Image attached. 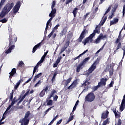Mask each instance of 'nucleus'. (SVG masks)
I'll return each mask as SVG.
<instances>
[{
  "instance_id": "obj_1",
  "label": "nucleus",
  "mask_w": 125,
  "mask_h": 125,
  "mask_svg": "<svg viewBox=\"0 0 125 125\" xmlns=\"http://www.w3.org/2000/svg\"><path fill=\"white\" fill-rule=\"evenodd\" d=\"M8 32L9 33V48L5 51L6 54L11 53L12 50L15 48V42H17V36L15 34L12 35V28L8 27Z\"/></svg>"
},
{
  "instance_id": "obj_2",
  "label": "nucleus",
  "mask_w": 125,
  "mask_h": 125,
  "mask_svg": "<svg viewBox=\"0 0 125 125\" xmlns=\"http://www.w3.org/2000/svg\"><path fill=\"white\" fill-rule=\"evenodd\" d=\"M13 6H14V3L13 2L7 3L2 8L0 13V18H3L13 8Z\"/></svg>"
},
{
  "instance_id": "obj_3",
  "label": "nucleus",
  "mask_w": 125,
  "mask_h": 125,
  "mask_svg": "<svg viewBox=\"0 0 125 125\" xmlns=\"http://www.w3.org/2000/svg\"><path fill=\"white\" fill-rule=\"evenodd\" d=\"M100 34V28L95 29L93 33L90 34L88 37L83 39L82 43L85 45L87 43H92L93 42V37L95 36L96 34Z\"/></svg>"
},
{
  "instance_id": "obj_4",
  "label": "nucleus",
  "mask_w": 125,
  "mask_h": 125,
  "mask_svg": "<svg viewBox=\"0 0 125 125\" xmlns=\"http://www.w3.org/2000/svg\"><path fill=\"white\" fill-rule=\"evenodd\" d=\"M30 116H31V112L29 111L26 112L24 118L21 119L19 121L21 125H28L29 123H30V120H31Z\"/></svg>"
},
{
  "instance_id": "obj_5",
  "label": "nucleus",
  "mask_w": 125,
  "mask_h": 125,
  "mask_svg": "<svg viewBox=\"0 0 125 125\" xmlns=\"http://www.w3.org/2000/svg\"><path fill=\"white\" fill-rule=\"evenodd\" d=\"M123 30H124V28H122L120 31L118 38L114 42L115 44V46H116V50H119L120 48H122V42H121V41L123 40V38H122V32H123Z\"/></svg>"
},
{
  "instance_id": "obj_6",
  "label": "nucleus",
  "mask_w": 125,
  "mask_h": 125,
  "mask_svg": "<svg viewBox=\"0 0 125 125\" xmlns=\"http://www.w3.org/2000/svg\"><path fill=\"white\" fill-rule=\"evenodd\" d=\"M95 97H96V96L93 92L88 93V94L85 97V102H89V103L93 102V101H94L95 100Z\"/></svg>"
},
{
  "instance_id": "obj_7",
  "label": "nucleus",
  "mask_w": 125,
  "mask_h": 125,
  "mask_svg": "<svg viewBox=\"0 0 125 125\" xmlns=\"http://www.w3.org/2000/svg\"><path fill=\"white\" fill-rule=\"evenodd\" d=\"M88 34V30L84 27L79 38L77 40V42H82L83 40L85 37V35Z\"/></svg>"
},
{
  "instance_id": "obj_8",
  "label": "nucleus",
  "mask_w": 125,
  "mask_h": 125,
  "mask_svg": "<svg viewBox=\"0 0 125 125\" xmlns=\"http://www.w3.org/2000/svg\"><path fill=\"white\" fill-rule=\"evenodd\" d=\"M29 92H30V89H27V91L24 94L23 96V95H22L20 100L17 103V105H19L20 103H21V102H22L23 100H24V99L26 98V97L27 96V95H28V94H29Z\"/></svg>"
},
{
  "instance_id": "obj_9",
  "label": "nucleus",
  "mask_w": 125,
  "mask_h": 125,
  "mask_svg": "<svg viewBox=\"0 0 125 125\" xmlns=\"http://www.w3.org/2000/svg\"><path fill=\"white\" fill-rule=\"evenodd\" d=\"M42 41L39 42V43L36 44L35 46H34V47L33 48L32 53H35V52H36V51L37 50V49H38V48H41V47L42 46Z\"/></svg>"
},
{
  "instance_id": "obj_10",
  "label": "nucleus",
  "mask_w": 125,
  "mask_h": 125,
  "mask_svg": "<svg viewBox=\"0 0 125 125\" xmlns=\"http://www.w3.org/2000/svg\"><path fill=\"white\" fill-rule=\"evenodd\" d=\"M16 71H17L16 68H14L12 69L11 72H10L9 73L10 75L9 76V78L10 79V81H11V79H12V77H14V75H15V74H16Z\"/></svg>"
},
{
  "instance_id": "obj_11",
  "label": "nucleus",
  "mask_w": 125,
  "mask_h": 125,
  "mask_svg": "<svg viewBox=\"0 0 125 125\" xmlns=\"http://www.w3.org/2000/svg\"><path fill=\"white\" fill-rule=\"evenodd\" d=\"M108 115H109V111L107 110H106L105 111L103 112L101 116V119H103V120H105V119H107V118H108Z\"/></svg>"
},
{
  "instance_id": "obj_12",
  "label": "nucleus",
  "mask_w": 125,
  "mask_h": 125,
  "mask_svg": "<svg viewBox=\"0 0 125 125\" xmlns=\"http://www.w3.org/2000/svg\"><path fill=\"white\" fill-rule=\"evenodd\" d=\"M112 111H113L115 117L118 118V119H120V117H121V112L117 111L116 108H113L112 109Z\"/></svg>"
},
{
  "instance_id": "obj_13",
  "label": "nucleus",
  "mask_w": 125,
  "mask_h": 125,
  "mask_svg": "<svg viewBox=\"0 0 125 125\" xmlns=\"http://www.w3.org/2000/svg\"><path fill=\"white\" fill-rule=\"evenodd\" d=\"M57 93V91H56L55 89H52L50 94L48 96V99H51L52 97H53L54 96V94H56Z\"/></svg>"
},
{
  "instance_id": "obj_14",
  "label": "nucleus",
  "mask_w": 125,
  "mask_h": 125,
  "mask_svg": "<svg viewBox=\"0 0 125 125\" xmlns=\"http://www.w3.org/2000/svg\"><path fill=\"white\" fill-rule=\"evenodd\" d=\"M21 97H22V94H21L20 96L19 97V98L17 100H16V98L14 97V99H12V103L11 104V106H13L15 103L18 102L19 100L20 101V100L21 99Z\"/></svg>"
},
{
  "instance_id": "obj_15",
  "label": "nucleus",
  "mask_w": 125,
  "mask_h": 125,
  "mask_svg": "<svg viewBox=\"0 0 125 125\" xmlns=\"http://www.w3.org/2000/svg\"><path fill=\"white\" fill-rule=\"evenodd\" d=\"M72 79L73 78L72 77H70L67 80H64L62 81V82L64 84V86H67L68 84H69V83H71V81H72Z\"/></svg>"
},
{
  "instance_id": "obj_16",
  "label": "nucleus",
  "mask_w": 125,
  "mask_h": 125,
  "mask_svg": "<svg viewBox=\"0 0 125 125\" xmlns=\"http://www.w3.org/2000/svg\"><path fill=\"white\" fill-rule=\"evenodd\" d=\"M83 63L81 62L78 65V66H77V68H76L77 73H80V71H81V69H83Z\"/></svg>"
},
{
  "instance_id": "obj_17",
  "label": "nucleus",
  "mask_w": 125,
  "mask_h": 125,
  "mask_svg": "<svg viewBox=\"0 0 125 125\" xmlns=\"http://www.w3.org/2000/svg\"><path fill=\"white\" fill-rule=\"evenodd\" d=\"M95 69H96V66L92 64L88 70V74H91Z\"/></svg>"
},
{
  "instance_id": "obj_18",
  "label": "nucleus",
  "mask_w": 125,
  "mask_h": 125,
  "mask_svg": "<svg viewBox=\"0 0 125 125\" xmlns=\"http://www.w3.org/2000/svg\"><path fill=\"white\" fill-rule=\"evenodd\" d=\"M119 22V19L114 18L113 21H110V25L112 26V25H115V24H117Z\"/></svg>"
},
{
  "instance_id": "obj_19",
  "label": "nucleus",
  "mask_w": 125,
  "mask_h": 125,
  "mask_svg": "<svg viewBox=\"0 0 125 125\" xmlns=\"http://www.w3.org/2000/svg\"><path fill=\"white\" fill-rule=\"evenodd\" d=\"M78 79H76L73 81V82L71 83V86L72 88H75L78 84Z\"/></svg>"
},
{
  "instance_id": "obj_20",
  "label": "nucleus",
  "mask_w": 125,
  "mask_h": 125,
  "mask_svg": "<svg viewBox=\"0 0 125 125\" xmlns=\"http://www.w3.org/2000/svg\"><path fill=\"white\" fill-rule=\"evenodd\" d=\"M87 51H88V50H86L85 51H84L83 53H82V54H80L78 56L75 57L74 58V60H77V59H79V58H80V57H81V56H83V54H85V53H86L87 52Z\"/></svg>"
},
{
  "instance_id": "obj_21",
  "label": "nucleus",
  "mask_w": 125,
  "mask_h": 125,
  "mask_svg": "<svg viewBox=\"0 0 125 125\" xmlns=\"http://www.w3.org/2000/svg\"><path fill=\"white\" fill-rule=\"evenodd\" d=\"M24 66H25V64H24V62L22 61H21L18 64L17 69H19V70H20V68H23Z\"/></svg>"
},
{
  "instance_id": "obj_22",
  "label": "nucleus",
  "mask_w": 125,
  "mask_h": 125,
  "mask_svg": "<svg viewBox=\"0 0 125 125\" xmlns=\"http://www.w3.org/2000/svg\"><path fill=\"white\" fill-rule=\"evenodd\" d=\"M66 33H67V30L66 28H64L61 31V33L60 34V37H63V36H65L66 35Z\"/></svg>"
},
{
  "instance_id": "obj_23",
  "label": "nucleus",
  "mask_w": 125,
  "mask_h": 125,
  "mask_svg": "<svg viewBox=\"0 0 125 125\" xmlns=\"http://www.w3.org/2000/svg\"><path fill=\"white\" fill-rule=\"evenodd\" d=\"M99 62H100V59L97 58L93 62V63L92 64L93 66H95L96 67L97 65H98L99 64Z\"/></svg>"
},
{
  "instance_id": "obj_24",
  "label": "nucleus",
  "mask_w": 125,
  "mask_h": 125,
  "mask_svg": "<svg viewBox=\"0 0 125 125\" xmlns=\"http://www.w3.org/2000/svg\"><path fill=\"white\" fill-rule=\"evenodd\" d=\"M6 1V0H1L0 2V10L2 8V6L4 5V3Z\"/></svg>"
},
{
  "instance_id": "obj_25",
  "label": "nucleus",
  "mask_w": 125,
  "mask_h": 125,
  "mask_svg": "<svg viewBox=\"0 0 125 125\" xmlns=\"http://www.w3.org/2000/svg\"><path fill=\"white\" fill-rule=\"evenodd\" d=\"M21 6V1H20V0L18 1L15 6V7L20 9Z\"/></svg>"
},
{
  "instance_id": "obj_26",
  "label": "nucleus",
  "mask_w": 125,
  "mask_h": 125,
  "mask_svg": "<svg viewBox=\"0 0 125 125\" xmlns=\"http://www.w3.org/2000/svg\"><path fill=\"white\" fill-rule=\"evenodd\" d=\"M90 59V58L89 57H87L85 58L81 63H83V65H84V64H85L86 62H87V61H89Z\"/></svg>"
},
{
  "instance_id": "obj_27",
  "label": "nucleus",
  "mask_w": 125,
  "mask_h": 125,
  "mask_svg": "<svg viewBox=\"0 0 125 125\" xmlns=\"http://www.w3.org/2000/svg\"><path fill=\"white\" fill-rule=\"evenodd\" d=\"M89 85V82L86 80L82 85V86H88Z\"/></svg>"
},
{
  "instance_id": "obj_28",
  "label": "nucleus",
  "mask_w": 125,
  "mask_h": 125,
  "mask_svg": "<svg viewBox=\"0 0 125 125\" xmlns=\"http://www.w3.org/2000/svg\"><path fill=\"white\" fill-rule=\"evenodd\" d=\"M36 72H39V67L36 66H35L34 68L33 72V76L35 75V73H36Z\"/></svg>"
},
{
  "instance_id": "obj_29",
  "label": "nucleus",
  "mask_w": 125,
  "mask_h": 125,
  "mask_svg": "<svg viewBox=\"0 0 125 125\" xmlns=\"http://www.w3.org/2000/svg\"><path fill=\"white\" fill-rule=\"evenodd\" d=\"M77 12H78V8L76 7L74 9L72 13H73V15L74 17L77 16Z\"/></svg>"
},
{
  "instance_id": "obj_30",
  "label": "nucleus",
  "mask_w": 125,
  "mask_h": 125,
  "mask_svg": "<svg viewBox=\"0 0 125 125\" xmlns=\"http://www.w3.org/2000/svg\"><path fill=\"white\" fill-rule=\"evenodd\" d=\"M105 45H106V43H104L103 46L96 52V54H98V53H100L101 50H103V49H104V46H105Z\"/></svg>"
},
{
  "instance_id": "obj_31",
  "label": "nucleus",
  "mask_w": 125,
  "mask_h": 125,
  "mask_svg": "<svg viewBox=\"0 0 125 125\" xmlns=\"http://www.w3.org/2000/svg\"><path fill=\"white\" fill-rule=\"evenodd\" d=\"M19 8H17V7L14 6L13 8V13L14 14L17 13L18 11H19Z\"/></svg>"
},
{
  "instance_id": "obj_32",
  "label": "nucleus",
  "mask_w": 125,
  "mask_h": 125,
  "mask_svg": "<svg viewBox=\"0 0 125 125\" xmlns=\"http://www.w3.org/2000/svg\"><path fill=\"white\" fill-rule=\"evenodd\" d=\"M45 95V92L42 90L39 94L40 97H43Z\"/></svg>"
},
{
  "instance_id": "obj_33",
  "label": "nucleus",
  "mask_w": 125,
  "mask_h": 125,
  "mask_svg": "<svg viewBox=\"0 0 125 125\" xmlns=\"http://www.w3.org/2000/svg\"><path fill=\"white\" fill-rule=\"evenodd\" d=\"M47 53H48V51L44 53V55L41 58V60H42L43 62L44 61V59H45V57L46 56V55H47Z\"/></svg>"
},
{
  "instance_id": "obj_34",
  "label": "nucleus",
  "mask_w": 125,
  "mask_h": 125,
  "mask_svg": "<svg viewBox=\"0 0 125 125\" xmlns=\"http://www.w3.org/2000/svg\"><path fill=\"white\" fill-rule=\"evenodd\" d=\"M49 86L47 85L45 86V87L43 88V90L45 92H48V91H49Z\"/></svg>"
},
{
  "instance_id": "obj_35",
  "label": "nucleus",
  "mask_w": 125,
  "mask_h": 125,
  "mask_svg": "<svg viewBox=\"0 0 125 125\" xmlns=\"http://www.w3.org/2000/svg\"><path fill=\"white\" fill-rule=\"evenodd\" d=\"M73 120H74V116L71 115L68 118V121H67L66 124H68V123H70V122H71V121H73Z\"/></svg>"
},
{
  "instance_id": "obj_36",
  "label": "nucleus",
  "mask_w": 125,
  "mask_h": 125,
  "mask_svg": "<svg viewBox=\"0 0 125 125\" xmlns=\"http://www.w3.org/2000/svg\"><path fill=\"white\" fill-rule=\"evenodd\" d=\"M12 106L13 105H11V104H10L9 105V106L7 107V108L6 110V111L4 113V115H6V114H7V111H9V110H10V108H11V107H12Z\"/></svg>"
},
{
  "instance_id": "obj_37",
  "label": "nucleus",
  "mask_w": 125,
  "mask_h": 125,
  "mask_svg": "<svg viewBox=\"0 0 125 125\" xmlns=\"http://www.w3.org/2000/svg\"><path fill=\"white\" fill-rule=\"evenodd\" d=\"M99 87H100L99 86V85L93 87V91L92 92L93 93V92H94V91H96V90H97V89H98V88H99Z\"/></svg>"
},
{
  "instance_id": "obj_38",
  "label": "nucleus",
  "mask_w": 125,
  "mask_h": 125,
  "mask_svg": "<svg viewBox=\"0 0 125 125\" xmlns=\"http://www.w3.org/2000/svg\"><path fill=\"white\" fill-rule=\"evenodd\" d=\"M89 14H90V13L88 12V13H87L85 15H84L83 20V21H85V20H86V18H87V16H88V15H89Z\"/></svg>"
},
{
  "instance_id": "obj_39",
  "label": "nucleus",
  "mask_w": 125,
  "mask_h": 125,
  "mask_svg": "<svg viewBox=\"0 0 125 125\" xmlns=\"http://www.w3.org/2000/svg\"><path fill=\"white\" fill-rule=\"evenodd\" d=\"M61 59H62V56H61L60 57H59L58 58L56 61V63H57V64H59V63H60V61H61Z\"/></svg>"
},
{
  "instance_id": "obj_40",
  "label": "nucleus",
  "mask_w": 125,
  "mask_h": 125,
  "mask_svg": "<svg viewBox=\"0 0 125 125\" xmlns=\"http://www.w3.org/2000/svg\"><path fill=\"white\" fill-rule=\"evenodd\" d=\"M53 101L52 100H49L47 101V105L48 106H51L52 105V103H53Z\"/></svg>"
},
{
  "instance_id": "obj_41",
  "label": "nucleus",
  "mask_w": 125,
  "mask_h": 125,
  "mask_svg": "<svg viewBox=\"0 0 125 125\" xmlns=\"http://www.w3.org/2000/svg\"><path fill=\"white\" fill-rule=\"evenodd\" d=\"M69 44H70V42L68 41L65 42L64 44V48H65V49H67V48L69 46Z\"/></svg>"
},
{
  "instance_id": "obj_42",
  "label": "nucleus",
  "mask_w": 125,
  "mask_h": 125,
  "mask_svg": "<svg viewBox=\"0 0 125 125\" xmlns=\"http://www.w3.org/2000/svg\"><path fill=\"white\" fill-rule=\"evenodd\" d=\"M58 27H60V24H57L52 29V31L55 32V31H56V30H57V29H58Z\"/></svg>"
},
{
  "instance_id": "obj_43",
  "label": "nucleus",
  "mask_w": 125,
  "mask_h": 125,
  "mask_svg": "<svg viewBox=\"0 0 125 125\" xmlns=\"http://www.w3.org/2000/svg\"><path fill=\"white\" fill-rule=\"evenodd\" d=\"M107 81H108V79L106 78L101 79V82H102L105 84H106V82H107Z\"/></svg>"
},
{
  "instance_id": "obj_44",
  "label": "nucleus",
  "mask_w": 125,
  "mask_h": 125,
  "mask_svg": "<svg viewBox=\"0 0 125 125\" xmlns=\"http://www.w3.org/2000/svg\"><path fill=\"white\" fill-rule=\"evenodd\" d=\"M43 62L42 60L41 59V60L37 63L36 64V67H40V66H42V64H41V63H42Z\"/></svg>"
},
{
  "instance_id": "obj_45",
  "label": "nucleus",
  "mask_w": 125,
  "mask_h": 125,
  "mask_svg": "<svg viewBox=\"0 0 125 125\" xmlns=\"http://www.w3.org/2000/svg\"><path fill=\"white\" fill-rule=\"evenodd\" d=\"M19 85H20V82H18L16 85H14V89H17L18 87H19Z\"/></svg>"
},
{
  "instance_id": "obj_46",
  "label": "nucleus",
  "mask_w": 125,
  "mask_h": 125,
  "mask_svg": "<svg viewBox=\"0 0 125 125\" xmlns=\"http://www.w3.org/2000/svg\"><path fill=\"white\" fill-rule=\"evenodd\" d=\"M125 105H123V104H121L120 107V111H121V112H123V111H124V110H125Z\"/></svg>"
},
{
  "instance_id": "obj_47",
  "label": "nucleus",
  "mask_w": 125,
  "mask_h": 125,
  "mask_svg": "<svg viewBox=\"0 0 125 125\" xmlns=\"http://www.w3.org/2000/svg\"><path fill=\"white\" fill-rule=\"evenodd\" d=\"M14 92H13V91H12V92L10 93L9 98H10L11 101H12V99H13V94H14Z\"/></svg>"
},
{
  "instance_id": "obj_48",
  "label": "nucleus",
  "mask_w": 125,
  "mask_h": 125,
  "mask_svg": "<svg viewBox=\"0 0 125 125\" xmlns=\"http://www.w3.org/2000/svg\"><path fill=\"white\" fill-rule=\"evenodd\" d=\"M98 85L100 87L102 85H104V86H105V85H106V84H105V83H103V82L101 81L98 83Z\"/></svg>"
},
{
  "instance_id": "obj_49",
  "label": "nucleus",
  "mask_w": 125,
  "mask_h": 125,
  "mask_svg": "<svg viewBox=\"0 0 125 125\" xmlns=\"http://www.w3.org/2000/svg\"><path fill=\"white\" fill-rule=\"evenodd\" d=\"M55 4H56V1L55 0H53L52 2V5L51 6V8H54Z\"/></svg>"
},
{
  "instance_id": "obj_50",
  "label": "nucleus",
  "mask_w": 125,
  "mask_h": 125,
  "mask_svg": "<svg viewBox=\"0 0 125 125\" xmlns=\"http://www.w3.org/2000/svg\"><path fill=\"white\" fill-rule=\"evenodd\" d=\"M51 108H53V106L51 107L48 108L47 110H46L44 111V115H46L47 114V113H48V112H49V111H50V110H51Z\"/></svg>"
},
{
  "instance_id": "obj_51",
  "label": "nucleus",
  "mask_w": 125,
  "mask_h": 125,
  "mask_svg": "<svg viewBox=\"0 0 125 125\" xmlns=\"http://www.w3.org/2000/svg\"><path fill=\"white\" fill-rule=\"evenodd\" d=\"M109 75L110 76H113V74H114V69H113V68H112L109 71Z\"/></svg>"
},
{
  "instance_id": "obj_52",
  "label": "nucleus",
  "mask_w": 125,
  "mask_h": 125,
  "mask_svg": "<svg viewBox=\"0 0 125 125\" xmlns=\"http://www.w3.org/2000/svg\"><path fill=\"white\" fill-rule=\"evenodd\" d=\"M109 123H110V121H109V118L106 119V120L103 122V124H104L105 125H107V124H109Z\"/></svg>"
},
{
  "instance_id": "obj_53",
  "label": "nucleus",
  "mask_w": 125,
  "mask_h": 125,
  "mask_svg": "<svg viewBox=\"0 0 125 125\" xmlns=\"http://www.w3.org/2000/svg\"><path fill=\"white\" fill-rule=\"evenodd\" d=\"M49 17H51V18L52 17V18H53L55 17V14L51 12V13L49 14Z\"/></svg>"
},
{
  "instance_id": "obj_54",
  "label": "nucleus",
  "mask_w": 125,
  "mask_h": 125,
  "mask_svg": "<svg viewBox=\"0 0 125 125\" xmlns=\"http://www.w3.org/2000/svg\"><path fill=\"white\" fill-rule=\"evenodd\" d=\"M110 10H111V6H109L107 10L105 11V14H104V16L106 15L107 13H109L110 12Z\"/></svg>"
},
{
  "instance_id": "obj_55",
  "label": "nucleus",
  "mask_w": 125,
  "mask_h": 125,
  "mask_svg": "<svg viewBox=\"0 0 125 125\" xmlns=\"http://www.w3.org/2000/svg\"><path fill=\"white\" fill-rule=\"evenodd\" d=\"M115 125H122V120L121 119H118V123Z\"/></svg>"
},
{
  "instance_id": "obj_56",
  "label": "nucleus",
  "mask_w": 125,
  "mask_h": 125,
  "mask_svg": "<svg viewBox=\"0 0 125 125\" xmlns=\"http://www.w3.org/2000/svg\"><path fill=\"white\" fill-rule=\"evenodd\" d=\"M0 22H1L2 23H6L7 22V20H6L5 18H4L3 20H0Z\"/></svg>"
},
{
  "instance_id": "obj_57",
  "label": "nucleus",
  "mask_w": 125,
  "mask_h": 125,
  "mask_svg": "<svg viewBox=\"0 0 125 125\" xmlns=\"http://www.w3.org/2000/svg\"><path fill=\"white\" fill-rule=\"evenodd\" d=\"M54 33V31H52L48 35V38L49 39H50V38H51V36H52V35H53Z\"/></svg>"
},
{
  "instance_id": "obj_58",
  "label": "nucleus",
  "mask_w": 125,
  "mask_h": 125,
  "mask_svg": "<svg viewBox=\"0 0 125 125\" xmlns=\"http://www.w3.org/2000/svg\"><path fill=\"white\" fill-rule=\"evenodd\" d=\"M122 50H123V59L125 58V45L124 46L123 48H122Z\"/></svg>"
},
{
  "instance_id": "obj_59",
  "label": "nucleus",
  "mask_w": 125,
  "mask_h": 125,
  "mask_svg": "<svg viewBox=\"0 0 125 125\" xmlns=\"http://www.w3.org/2000/svg\"><path fill=\"white\" fill-rule=\"evenodd\" d=\"M100 40H103V34L102 33H101L99 36L98 37Z\"/></svg>"
},
{
  "instance_id": "obj_60",
  "label": "nucleus",
  "mask_w": 125,
  "mask_h": 125,
  "mask_svg": "<svg viewBox=\"0 0 125 125\" xmlns=\"http://www.w3.org/2000/svg\"><path fill=\"white\" fill-rule=\"evenodd\" d=\"M41 83H42V82H41V80H39V81H38V82L37 83L35 84V85H34L35 87H37V86H38V85H39V84H41Z\"/></svg>"
},
{
  "instance_id": "obj_61",
  "label": "nucleus",
  "mask_w": 125,
  "mask_h": 125,
  "mask_svg": "<svg viewBox=\"0 0 125 125\" xmlns=\"http://www.w3.org/2000/svg\"><path fill=\"white\" fill-rule=\"evenodd\" d=\"M114 80H112L110 83L109 84V87H113V84H114Z\"/></svg>"
},
{
  "instance_id": "obj_62",
  "label": "nucleus",
  "mask_w": 125,
  "mask_h": 125,
  "mask_svg": "<svg viewBox=\"0 0 125 125\" xmlns=\"http://www.w3.org/2000/svg\"><path fill=\"white\" fill-rule=\"evenodd\" d=\"M57 99H58V96L56 95L55 96H53L54 101H57Z\"/></svg>"
},
{
  "instance_id": "obj_63",
  "label": "nucleus",
  "mask_w": 125,
  "mask_h": 125,
  "mask_svg": "<svg viewBox=\"0 0 125 125\" xmlns=\"http://www.w3.org/2000/svg\"><path fill=\"white\" fill-rule=\"evenodd\" d=\"M51 9H52V11L51 12H52V13H54V14H55V13H56V9L54 8Z\"/></svg>"
},
{
  "instance_id": "obj_64",
  "label": "nucleus",
  "mask_w": 125,
  "mask_h": 125,
  "mask_svg": "<svg viewBox=\"0 0 125 125\" xmlns=\"http://www.w3.org/2000/svg\"><path fill=\"white\" fill-rule=\"evenodd\" d=\"M125 4L123 6V16H125Z\"/></svg>"
}]
</instances>
